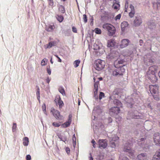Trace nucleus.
<instances>
[{
    "mask_svg": "<svg viewBox=\"0 0 160 160\" xmlns=\"http://www.w3.org/2000/svg\"><path fill=\"white\" fill-rule=\"evenodd\" d=\"M93 79L94 80V96L95 98L96 99H98V85L99 84V81H98L95 82V78H94Z\"/></svg>",
    "mask_w": 160,
    "mask_h": 160,
    "instance_id": "nucleus-9",
    "label": "nucleus"
},
{
    "mask_svg": "<svg viewBox=\"0 0 160 160\" xmlns=\"http://www.w3.org/2000/svg\"><path fill=\"white\" fill-rule=\"evenodd\" d=\"M102 112V110L100 107L99 106H97L94 108L92 113H93L99 114Z\"/></svg>",
    "mask_w": 160,
    "mask_h": 160,
    "instance_id": "nucleus-19",
    "label": "nucleus"
},
{
    "mask_svg": "<svg viewBox=\"0 0 160 160\" xmlns=\"http://www.w3.org/2000/svg\"><path fill=\"white\" fill-rule=\"evenodd\" d=\"M24 141L23 142V144L24 146H27L28 145L29 142L28 138V137H25L23 139Z\"/></svg>",
    "mask_w": 160,
    "mask_h": 160,
    "instance_id": "nucleus-32",
    "label": "nucleus"
},
{
    "mask_svg": "<svg viewBox=\"0 0 160 160\" xmlns=\"http://www.w3.org/2000/svg\"><path fill=\"white\" fill-rule=\"evenodd\" d=\"M139 43H140V45H142V44L143 43V41L142 40H141V39H140L139 40Z\"/></svg>",
    "mask_w": 160,
    "mask_h": 160,
    "instance_id": "nucleus-62",
    "label": "nucleus"
},
{
    "mask_svg": "<svg viewBox=\"0 0 160 160\" xmlns=\"http://www.w3.org/2000/svg\"><path fill=\"white\" fill-rule=\"evenodd\" d=\"M144 60L145 63L148 66L152 64L153 62L152 60L151 59H148L147 60Z\"/></svg>",
    "mask_w": 160,
    "mask_h": 160,
    "instance_id": "nucleus-30",
    "label": "nucleus"
},
{
    "mask_svg": "<svg viewBox=\"0 0 160 160\" xmlns=\"http://www.w3.org/2000/svg\"><path fill=\"white\" fill-rule=\"evenodd\" d=\"M142 22V19L139 16H136L133 22V25L135 27L140 26Z\"/></svg>",
    "mask_w": 160,
    "mask_h": 160,
    "instance_id": "nucleus-7",
    "label": "nucleus"
},
{
    "mask_svg": "<svg viewBox=\"0 0 160 160\" xmlns=\"http://www.w3.org/2000/svg\"><path fill=\"white\" fill-rule=\"evenodd\" d=\"M119 160H129L128 158L126 157H122V156H121L119 157Z\"/></svg>",
    "mask_w": 160,
    "mask_h": 160,
    "instance_id": "nucleus-42",
    "label": "nucleus"
},
{
    "mask_svg": "<svg viewBox=\"0 0 160 160\" xmlns=\"http://www.w3.org/2000/svg\"><path fill=\"white\" fill-rule=\"evenodd\" d=\"M40 89L39 87L37 89V91L36 92V95L37 96V99L39 101V102H40Z\"/></svg>",
    "mask_w": 160,
    "mask_h": 160,
    "instance_id": "nucleus-36",
    "label": "nucleus"
},
{
    "mask_svg": "<svg viewBox=\"0 0 160 160\" xmlns=\"http://www.w3.org/2000/svg\"><path fill=\"white\" fill-rule=\"evenodd\" d=\"M55 28V26L54 25H49L48 26H46L45 30L49 32H52Z\"/></svg>",
    "mask_w": 160,
    "mask_h": 160,
    "instance_id": "nucleus-28",
    "label": "nucleus"
},
{
    "mask_svg": "<svg viewBox=\"0 0 160 160\" xmlns=\"http://www.w3.org/2000/svg\"><path fill=\"white\" fill-rule=\"evenodd\" d=\"M47 61L48 60L44 58L42 61L41 62V65L42 66L45 65L46 64Z\"/></svg>",
    "mask_w": 160,
    "mask_h": 160,
    "instance_id": "nucleus-40",
    "label": "nucleus"
},
{
    "mask_svg": "<svg viewBox=\"0 0 160 160\" xmlns=\"http://www.w3.org/2000/svg\"><path fill=\"white\" fill-rule=\"evenodd\" d=\"M55 101L56 103H58L59 106L60 108L62 107L63 105V103L62 101L61 100V99L60 97H57L55 100Z\"/></svg>",
    "mask_w": 160,
    "mask_h": 160,
    "instance_id": "nucleus-24",
    "label": "nucleus"
},
{
    "mask_svg": "<svg viewBox=\"0 0 160 160\" xmlns=\"http://www.w3.org/2000/svg\"><path fill=\"white\" fill-rule=\"evenodd\" d=\"M89 160H93V158L91 156L90 157Z\"/></svg>",
    "mask_w": 160,
    "mask_h": 160,
    "instance_id": "nucleus-64",
    "label": "nucleus"
},
{
    "mask_svg": "<svg viewBox=\"0 0 160 160\" xmlns=\"http://www.w3.org/2000/svg\"><path fill=\"white\" fill-rule=\"evenodd\" d=\"M52 125L56 127H59L60 126V124L57 122H53L52 123Z\"/></svg>",
    "mask_w": 160,
    "mask_h": 160,
    "instance_id": "nucleus-50",
    "label": "nucleus"
},
{
    "mask_svg": "<svg viewBox=\"0 0 160 160\" xmlns=\"http://www.w3.org/2000/svg\"><path fill=\"white\" fill-rule=\"evenodd\" d=\"M119 55V54L117 52L113 51L107 57V58L111 60L117 58Z\"/></svg>",
    "mask_w": 160,
    "mask_h": 160,
    "instance_id": "nucleus-11",
    "label": "nucleus"
},
{
    "mask_svg": "<svg viewBox=\"0 0 160 160\" xmlns=\"http://www.w3.org/2000/svg\"><path fill=\"white\" fill-rule=\"evenodd\" d=\"M131 144L129 142L125 143L124 145L123 151L124 152L128 153L129 156L131 158H133L135 157L134 154V151L131 149Z\"/></svg>",
    "mask_w": 160,
    "mask_h": 160,
    "instance_id": "nucleus-2",
    "label": "nucleus"
},
{
    "mask_svg": "<svg viewBox=\"0 0 160 160\" xmlns=\"http://www.w3.org/2000/svg\"><path fill=\"white\" fill-rule=\"evenodd\" d=\"M83 19L84 22L86 23L87 22V17L85 14H84L83 15Z\"/></svg>",
    "mask_w": 160,
    "mask_h": 160,
    "instance_id": "nucleus-46",
    "label": "nucleus"
},
{
    "mask_svg": "<svg viewBox=\"0 0 160 160\" xmlns=\"http://www.w3.org/2000/svg\"><path fill=\"white\" fill-rule=\"evenodd\" d=\"M50 80L51 79L49 78L48 77L47 78L46 80V82L48 83L50 82Z\"/></svg>",
    "mask_w": 160,
    "mask_h": 160,
    "instance_id": "nucleus-59",
    "label": "nucleus"
},
{
    "mask_svg": "<svg viewBox=\"0 0 160 160\" xmlns=\"http://www.w3.org/2000/svg\"><path fill=\"white\" fill-rule=\"evenodd\" d=\"M68 119V121L64 123L62 125V127L64 128H66L68 127L70 125L72 121V119L70 115H69V117Z\"/></svg>",
    "mask_w": 160,
    "mask_h": 160,
    "instance_id": "nucleus-23",
    "label": "nucleus"
},
{
    "mask_svg": "<svg viewBox=\"0 0 160 160\" xmlns=\"http://www.w3.org/2000/svg\"><path fill=\"white\" fill-rule=\"evenodd\" d=\"M58 138L60 139V140H61L63 141L64 142H65L63 140L62 138H61V135H58Z\"/></svg>",
    "mask_w": 160,
    "mask_h": 160,
    "instance_id": "nucleus-61",
    "label": "nucleus"
},
{
    "mask_svg": "<svg viewBox=\"0 0 160 160\" xmlns=\"http://www.w3.org/2000/svg\"><path fill=\"white\" fill-rule=\"evenodd\" d=\"M158 67L156 66H152L150 67L147 72L146 77L151 82L154 83L157 80V77L156 76Z\"/></svg>",
    "mask_w": 160,
    "mask_h": 160,
    "instance_id": "nucleus-1",
    "label": "nucleus"
},
{
    "mask_svg": "<svg viewBox=\"0 0 160 160\" xmlns=\"http://www.w3.org/2000/svg\"><path fill=\"white\" fill-rule=\"evenodd\" d=\"M94 31L97 34H100L101 33V30L98 28H95L94 30Z\"/></svg>",
    "mask_w": 160,
    "mask_h": 160,
    "instance_id": "nucleus-39",
    "label": "nucleus"
},
{
    "mask_svg": "<svg viewBox=\"0 0 160 160\" xmlns=\"http://www.w3.org/2000/svg\"><path fill=\"white\" fill-rule=\"evenodd\" d=\"M51 112H53V115L56 119L59 120H62L63 119V117L60 115L59 112L58 111L55 110L54 109H53L51 110Z\"/></svg>",
    "mask_w": 160,
    "mask_h": 160,
    "instance_id": "nucleus-14",
    "label": "nucleus"
},
{
    "mask_svg": "<svg viewBox=\"0 0 160 160\" xmlns=\"http://www.w3.org/2000/svg\"><path fill=\"white\" fill-rule=\"evenodd\" d=\"M141 144V146L143 148H146L148 147V145H146V146H145L144 145L142 144V143H139V144Z\"/></svg>",
    "mask_w": 160,
    "mask_h": 160,
    "instance_id": "nucleus-53",
    "label": "nucleus"
},
{
    "mask_svg": "<svg viewBox=\"0 0 160 160\" xmlns=\"http://www.w3.org/2000/svg\"><path fill=\"white\" fill-rule=\"evenodd\" d=\"M104 94L102 92H100L99 95V99L101 100L102 98L104 97Z\"/></svg>",
    "mask_w": 160,
    "mask_h": 160,
    "instance_id": "nucleus-45",
    "label": "nucleus"
},
{
    "mask_svg": "<svg viewBox=\"0 0 160 160\" xmlns=\"http://www.w3.org/2000/svg\"><path fill=\"white\" fill-rule=\"evenodd\" d=\"M66 151L68 154L70 153V149L69 148H66Z\"/></svg>",
    "mask_w": 160,
    "mask_h": 160,
    "instance_id": "nucleus-56",
    "label": "nucleus"
},
{
    "mask_svg": "<svg viewBox=\"0 0 160 160\" xmlns=\"http://www.w3.org/2000/svg\"><path fill=\"white\" fill-rule=\"evenodd\" d=\"M157 10L160 9V3L157 2Z\"/></svg>",
    "mask_w": 160,
    "mask_h": 160,
    "instance_id": "nucleus-58",
    "label": "nucleus"
},
{
    "mask_svg": "<svg viewBox=\"0 0 160 160\" xmlns=\"http://www.w3.org/2000/svg\"><path fill=\"white\" fill-rule=\"evenodd\" d=\"M119 3V2L118 1L114 0V1H113V4L112 5L113 8L116 9H118L120 6Z\"/></svg>",
    "mask_w": 160,
    "mask_h": 160,
    "instance_id": "nucleus-26",
    "label": "nucleus"
},
{
    "mask_svg": "<svg viewBox=\"0 0 160 160\" xmlns=\"http://www.w3.org/2000/svg\"><path fill=\"white\" fill-rule=\"evenodd\" d=\"M154 141L156 144L159 146L160 145V136L158 133H155L154 135Z\"/></svg>",
    "mask_w": 160,
    "mask_h": 160,
    "instance_id": "nucleus-15",
    "label": "nucleus"
},
{
    "mask_svg": "<svg viewBox=\"0 0 160 160\" xmlns=\"http://www.w3.org/2000/svg\"><path fill=\"white\" fill-rule=\"evenodd\" d=\"M70 32V29H69L65 31L64 33L66 36H68L69 35Z\"/></svg>",
    "mask_w": 160,
    "mask_h": 160,
    "instance_id": "nucleus-44",
    "label": "nucleus"
},
{
    "mask_svg": "<svg viewBox=\"0 0 160 160\" xmlns=\"http://www.w3.org/2000/svg\"><path fill=\"white\" fill-rule=\"evenodd\" d=\"M130 99L132 101V102H128L127 103V106L128 107H130L131 108L132 107V105L133 104V100L131 98Z\"/></svg>",
    "mask_w": 160,
    "mask_h": 160,
    "instance_id": "nucleus-41",
    "label": "nucleus"
},
{
    "mask_svg": "<svg viewBox=\"0 0 160 160\" xmlns=\"http://www.w3.org/2000/svg\"><path fill=\"white\" fill-rule=\"evenodd\" d=\"M123 90L120 88H117L114 89L112 92V96H111L110 98L111 99H113L115 98H118L119 95H120L122 92Z\"/></svg>",
    "mask_w": 160,
    "mask_h": 160,
    "instance_id": "nucleus-6",
    "label": "nucleus"
},
{
    "mask_svg": "<svg viewBox=\"0 0 160 160\" xmlns=\"http://www.w3.org/2000/svg\"><path fill=\"white\" fill-rule=\"evenodd\" d=\"M120 111V109L118 107H114L110 109V113L112 115L115 116V115H117L119 113Z\"/></svg>",
    "mask_w": 160,
    "mask_h": 160,
    "instance_id": "nucleus-12",
    "label": "nucleus"
},
{
    "mask_svg": "<svg viewBox=\"0 0 160 160\" xmlns=\"http://www.w3.org/2000/svg\"><path fill=\"white\" fill-rule=\"evenodd\" d=\"M48 2L49 5L52 6L53 4V0H48Z\"/></svg>",
    "mask_w": 160,
    "mask_h": 160,
    "instance_id": "nucleus-51",
    "label": "nucleus"
},
{
    "mask_svg": "<svg viewBox=\"0 0 160 160\" xmlns=\"http://www.w3.org/2000/svg\"><path fill=\"white\" fill-rule=\"evenodd\" d=\"M56 45V42L55 41L50 42L48 44H46L45 45V48L46 49L50 48L52 46H55Z\"/></svg>",
    "mask_w": 160,
    "mask_h": 160,
    "instance_id": "nucleus-22",
    "label": "nucleus"
},
{
    "mask_svg": "<svg viewBox=\"0 0 160 160\" xmlns=\"http://www.w3.org/2000/svg\"><path fill=\"white\" fill-rule=\"evenodd\" d=\"M59 10L60 12L62 13H64L65 11V8L62 5H60L59 6Z\"/></svg>",
    "mask_w": 160,
    "mask_h": 160,
    "instance_id": "nucleus-34",
    "label": "nucleus"
},
{
    "mask_svg": "<svg viewBox=\"0 0 160 160\" xmlns=\"http://www.w3.org/2000/svg\"><path fill=\"white\" fill-rule=\"evenodd\" d=\"M129 42V41L127 39H123L122 40L121 42V44H120V46L121 48H123L128 45Z\"/></svg>",
    "mask_w": 160,
    "mask_h": 160,
    "instance_id": "nucleus-17",
    "label": "nucleus"
},
{
    "mask_svg": "<svg viewBox=\"0 0 160 160\" xmlns=\"http://www.w3.org/2000/svg\"><path fill=\"white\" fill-rule=\"evenodd\" d=\"M80 61L79 60H77L75 61L74 62V67L76 68L78 67L80 63Z\"/></svg>",
    "mask_w": 160,
    "mask_h": 160,
    "instance_id": "nucleus-37",
    "label": "nucleus"
},
{
    "mask_svg": "<svg viewBox=\"0 0 160 160\" xmlns=\"http://www.w3.org/2000/svg\"><path fill=\"white\" fill-rule=\"evenodd\" d=\"M116 68H117L114 70L112 71V75L113 76L117 77H122L125 72V70L122 67L120 68L118 67Z\"/></svg>",
    "mask_w": 160,
    "mask_h": 160,
    "instance_id": "nucleus-4",
    "label": "nucleus"
},
{
    "mask_svg": "<svg viewBox=\"0 0 160 160\" xmlns=\"http://www.w3.org/2000/svg\"><path fill=\"white\" fill-rule=\"evenodd\" d=\"M129 8H130V12L129 13L128 15L130 18H132L133 17L135 14L134 7L132 5L130 4Z\"/></svg>",
    "mask_w": 160,
    "mask_h": 160,
    "instance_id": "nucleus-16",
    "label": "nucleus"
},
{
    "mask_svg": "<svg viewBox=\"0 0 160 160\" xmlns=\"http://www.w3.org/2000/svg\"><path fill=\"white\" fill-rule=\"evenodd\" d=\"M152 160H160V150L155 152L153 156Z\"/></svg>",
    "mask_w": 160,
    "mask_h": 160,
    "instance_id": "nucleus-20",
    "label": "nucleus"
},
{
    "mask_svg": "<svg viewBox=\"0 0 160 160\" xmlns=\"http://www.w3.org/2000/svg\"><path fill=\"white\" fill-rule=\"evenodd\" d=\"M128 23L127 22H122L121 24V28L122 31H124L125 28L128 26Z\"/></svg>",
    "mask_w": 160,
    "mask_h": 160,
    "instance_id": "nucleus-29",
    "label": "nucleus"
},
{
    "mask_svg": "<svg viewBox=\"0 0 160 160\" xmlns=\"http://www.w3.org/2000/svg\"><path fill=\"white\" fill-rule=\"evenodd\" d=\"M124 62V61L122 59V60H120L119 59H118L116 60L114 63V66L116 68H120V67H122V66H119L118 65L120 64H122Z\"/></svg>",
    "mask_w": 160,
    "mask_h": 160,
    "instance_id": "nucleus-18",
    "label": "nucleus"
},
{
    "mask_svg": "<svg viewBox=\"0 0 160 160\" xmlns=\"http://www.w3.org/2000/svg\"><path fill=\"white\" fill-rule=\"evenodd\" d=\"M72 31L74 32H77V30L76 28H75L74 27H72Z\"/></svg>",
    "mask_w": 160,
    "mask_h": 160,
    "instance_id": "nucleus-55",
    "label": "nucleus"
},
{
    "mask_svg": "<svg viewBox=\"0 0 160 160\" xmlns=\"http://www.w3.org/2000/svg\"><path fill=\"white\" fill-rule=\"evenodd\" d=\"M92 142L93 143V144H95V141L93 139L92 140Z\"/></svg>",
    "mask_w": 160,
    "mask_h": 160,
    "instance_id": "nucleus-63",
    "label": "nucleus"
},
{
    "mask_svg": "<svg viewBox=\"0 0 160 160\" xmlns=\"http://www.w3.org/2000/svg\"><path fill=\"white\" fill-rule=\"evenodd\" d=\"M46 105L45 104H43L42 106V108L43 110V111L45 112H46Z\"/></svg>",
    "mask_w": 160,
    "mask_h": 160,
    "instance_id": "nucleus-52",
    "label": "nucleus"
},
{
    "mask_svg": "<svg viewBox=\"0 0 160 160\" xmlns=\"http://www.w3.org/2000/svg\"><path fill=\"white\" fill-rule=\"evenodd\" d=\"M59 92L63 95H65V93L64 90L62 87H60L58 88Z\"/></svg>",
    "mask_w": 160,
    "mask_h": 160,
    "instance_id": "nucleus-35",
    "label": "nucleus"
},
{
    "mask_svg": "<svg viewBox=\"0 0 160 160\" xmlns=\"http://www.w3.org/2000/svg\"><path fill=\"white\" fill-rule=\"evenodd\" d=\"M102 28L108 31V34L109 36L113 35L115 33V28L111 24L108 23L104 24Z\"/></svg>",
    "mask_w": 160,
    "mask_h": 160,
    "instance_id": "nucleus-3",
    "label": "nucleus"
},
{
    "mask_svg": "<svg viewBox=\"0 0 160 160\" xmlns=\"http://www.w3.org/2000/svg\"><path fill=\"white\" fill-rule=\"evenodd\" d=\"M119 139L118 137H115V138H113L110 141L111 146L112 148H115L116 147V144L114 142L116 140H118Z\"/></svg>",
    "mask_w": 160,
    "mask_h": 160,
    "instance_id": "nucleus-27",
    "label": "nucleus"
},
{
    "mask_svg": "<svg viewBox=\"0 0 160 160\" xmlns=\"http://www.w3.org/2000/svg\"><path fill=\"white\" fill-rule=\"evenodd\" d=\"M108 121L109 123H111L112 121V119L110 117H109L108 118Z\"/></svg>",
    "mask_w": 160,
    "mask_h": 160,
    "instance_id": "nucleus-60",
    "label": "nucleus"
},
{
    "mask_svg": "<svg viewBox=\"0 0 160 160\" xmlns=\"http://www.w3.org/2000/svg\"><path fill=\"white\" fill-rule=\"evenodd\" d=\"M113 103L114 104L118 106L121 107L122 106V104L121 102L117 99H115L113 100Z\"/></svg>",
    "mask_w": 160,
    "mask_h": 160,
    "instance_id": "nucleus-31",
    "label": "nucleus"
},
{
    "mask_svg": "<svg viewBox=\"0 0 160 160\" xmlns=\"http://www.w3.org/2000/svg\"><path fill=\"white\" fill-rule=\"evenodd\" d=\"M149 90L151 93L156 94L158 93L159 91V87L156 85H151L149 86Z\"/></svg>",
    "mask_w": 160,
    "mask_h": 160,
    "instance_id": "nucleus-8",
    "label": "nucleus"
},
{
    "mask_svg": "<svg viewBox=\"0 0 160 160\" xmlns=\"http://www.w3.org/2000/svg\"><path fill=\"white\" fill-rule=\"evenodd\" d=\"M105 65L104 61L101 60H98L95 62V68L97 70L99 71L103 68Z\"/></svg>",
    "mask_w": 160,
    "mask_h": 160,
    "instance_id": "nucleus-5",
    "label": "nucleus"
},
{
    "mask_svg": "<svg viewBox=\"0 0 160 160\" xmlns=\"http://www.w3.org/2000/svg\"><path fill=\"white\" fill-rule=\"evenodd\" d=\"M57 20L60 22H61L62 21L63 19V17L62 16L57 15L56 16Z\"/></svg>",
    "mask_w": 160,
    "mask_h": 160,
    "instance_id": "nucleus-33",
    "label": "nucleus"
},
{
    "mask_svg": "<svg viewBox=\"0 0 160 160\" xmlns=\"http://www.w3.org/2000/svg\"><path fill=\"white\" fill-rule=\"evenodd\" d=\"M17 128V124L16 123H14L13 124V126L12 127V131L13 132H14L15 131L16 129Z\"/></svg>",
    "mask_w": 160,
    "mask_h": 160,
    "instance_id": "nucleus-43",
    "label": "nucleus"
},
{
    "mask_svg": "<svg viewBox=\"0 0 160 160\" xmlns=\"http://www.w3.org/2000/svg\"><path fill=\"white\" fill-rule=\"evenodd\" d=\"M156 18V17H154L153 19L150 20L148 22L147 24L150 29H153L155 28L156 23L155 20Z\"/></svg>",
    "mask_w": 160,
    "mask_h": 160,
    "instance_id": "nucleus-10",
    "label": "nucleus"
},
{
    "mask_svg": "<svg viewBox=\"0 0 160 160\" xmlns=\"http://www.w3.org/2000/svg\"><path fill=\"white\" fill-rule=\"evenodd\" d=\"M27 160H31V156L29 155H28L26 158Z\"/></svg>",
    "mask_w": 160,
    "mask_h": 160,
    "instance_id": "nucleus-54",
    "label": "nucleus"
},
{
    "mask_svg": "<svg viewBox=\"0 0 160 160\" xmlns=\"http://www.w3.org/2000/svg\"><path fill=\"white\" fill-rule=\"evenodd\" d=\"M128 2L127 1L125 4V9H126L127 8H128Z\"/></svg>",
    "mask_w": 160,
    "mask_h": 160,
    "instance_id": "nucleus-57",
    "label": "nucleus"
},
{
    "mask_svg": "<svg viewBox=\"0 0 160 160\" xmlns=\"http://www.w3.org/2000/svg\"><path fill=\"white\" fill-rule=\"evenodd\" d=\"M99 148H105L107 146V140L106 139H100L98 141Z\"/></svg>",
    "mask_w": 160,
    "mask_h": 160,
    "instance_id": "nucleus-13",
    "label": "nucleus"
},
{
    "mask_svg": "<svg viewBox=\"0 0 160 160\" xmlns=\"http://www.w3.org/2000/svg\"><path fill=\"white\" fill-rule=\"evenodd\" d=\"M93 49L94 50H99L100 49V47L97 44L94 43L93 45Z\"/></svg>",
    "mask_w": 160,
    "mask_h": 160,
    "instance_id": "nucleus-38",
    "label": "nucleus"
},
{
    "mask_svg": "<svg viewBox=\"0 0 160 160\" xmlns=\"http://www.w3.org/2000/svg\"><path fill=\"white\" fill-rule=\"evenodd\" d=\"M147 158V156L145 153H141L139 154L137 159L139 160H145Z\"/></svg>",
    "mask_w": 160,
    "mask_h": 160,
    "instance_id": "nucleus-21",
    "label": "nucleus"
},
{
    "mask_svg": "<svg viewBox=\"0 0 160 160\" xmlns=\"http://www.w3.org/2000/svg\"><path fill=\"white\" fill-rule=\"evenodd\" d=\"M115 42L114 39H112L108 41L107 46L108 47H112L115 45Z\"/></svg>",
    "mask_w": 160,
    "mask_h": 160,
    "instance_id": "nucleus-25",
    "label": "nucleus"
},
{
    "mask_svg": "<svg viewBox=\"0 0 160 160\" xmlns=\"http://www.w3.org/2000/svg\"><path fill=\"white\" fill-rule=\"evenodd\" d=\"M47 71L49 75H50L51 74V70L50 68V66H49L48 67H47Z\"/></svg>",
    "mask_w": 160,
    "mask_h": 160,
    "instance_id": "nucleus-48",
    "label": "nucleus"
},
{
    "mask_svg": "<svg viewBox=\"0 0 160 160\" xmlns=\"http://www.w3.org/2000/svg\"><path fill=\"white\" fill-rule=\"evenodd\" d=\"M121 14H119L115 18V20H117L118 19L119 20L121 18Z\"/></svg>",
    "mask_w": 160,
    "mask_h": 160,
    "instance_id": "nucleus-49",
    "label": "nucleus"
},
{
    "mask_svg": "<svg viewBox=\"0 0 160 160\" xmlns=\"http://www.w3.org/2000/svg\"><path fill=\"white\" fill-rule=\"evenodd\" d=\"M153 5L154 9L155 10H157V2L153 3Z\"/></svg>",
    "mask_w": 160,
    "mask_h": 160,
    "instance_id": "nucleus-47",
    "label": "nucleus"
}]
</instances>
